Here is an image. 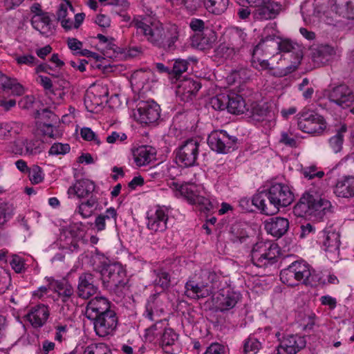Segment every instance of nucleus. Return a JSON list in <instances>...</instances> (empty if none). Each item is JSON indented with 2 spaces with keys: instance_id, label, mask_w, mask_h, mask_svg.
I'll return each mask as SVG.
<instances>
[{
  "instance_id": "nucleus-1",
  "label": "nucleus",
  "mask_w": 354,
  "mask_h": 354,
  "mask_svg": "<svg viewBox=\"0 0 354 354\" xmlns=\"http://www.w3.org/2000/svg\"><path fill=\"white\" fill-rule=\"evenodd\" d=\"M280 279L290 286H297L299 283L311 287L322 283L320 274L301 261H294L283 269L280 272Z\"/></svg>"
},
{
  "instance_id": "nucleus-2",
  "label": "nucleus",
  "mask_w": 354,
  "mask_h": 354,
  "mask_svg": "<svg viewBox=\"0 0 354 354\" xmlns=\"http://www.w3.org/2000/svg\"><path fill=\"white\" fill-rule=\"evenodd\" d=\"M330 202L317 195L304 194L295 205L293 212L297 216H313L321 219L330 211Z\"/></svg>"
},
{
  "instance_id": "nucleus-3",
  "label": "nucleus",
  "mask_w": 354,
  "mask_h": 354,
  "mask_svg": "<svg viewBox=\"0 0 354 354\" xmlns=\"http://www.w3.org/2000/svg\"><path fill=\"white\" fill-rule=\"evenodd\" d=\"M217 279L214 272L202 271L200 277L189 279L185 283V295L194 299L206 298L214 291V283Z\"/></svg>"
},
{
  "instance_id": "nucleus-4",
  "label": "nucleus",
  "mask_w": 354,
  "mask_h": 354,
  "mask_svg": "<svg viewBox=\"0 0 354 354\" xmlns=\"http://www.w3.org/2000/svg\"><path fill=\"white\" fill-rule=\"evenodd\" d=\"M103 286L109 292L120 295L128 282L126 271L121 264L104 266L100 272Z\"/></svg>"
},
{
  "instance_id": "nucleus-5",
  "label": "nucleus",
  "mask_w": 354,
  "mask_h": 354,
  "mask_svg": "<svg viewBox=\"0 0 354 354\" xmlns=\"http://www.w3.org/2000/svg\"><path fill=\"white\" fill-rule=\"evenodd\" d=\"M261 201L268 198L269 205L266 207L268 212L277 213L281 207L290 205L294 201V194L290 188L283 183H275L268 188V194L261 196Z\"/></svg>"
},
{
  "instance_id": "nucleus-6",
  "label": "nucleus",
  "mask_w": 354,
  "mask_h": 354,
  "mask_svg": "<svg viewBox=\"0 0 354 354\" xmlns=\"http://www.w3.org/2000/svg\"><path fill=\"white\" fill-rule=\"evenodd\" d=\"M131 25L142 32L151 44L158 48L162 47L165 39V30L162 24L151 23L149 25L138 18H134Z\"/></svg>"
},
{
  "instance_id": "nucleus-7",
  "label": "nucleus",
  "mask_w": 354,
  "mask_h": 354,
  "mask_svg": "<svg viewBox=\"0 0 354 354\" xmlns=\"http://www.w3.org/2000/svg\"><path fill=\"white\" fill-rule=\"evenodd\" d=\"M298 128L307 133H320L326 128L324 118L310 110H304L297 115Z\"/></svg>"
},
{
  "instance_id": "nucleus-8",
  "label": "nucleus",
  "mask_w": 354,
  "mask_h": 354,
  "mask_svg": "<svg viewBox=\"0 0 354 354\" xmlns=\"http://www.w3.org/2000/svg\"><path fill=\"white\" fill-rule=\"evenodd\" d=\"M200 141L196 138H189L178 147L176 150V160L185 167L196 165L198 156Z\"/></svg>"
},
{
  "instance_id": "nucleus-9",
  "label": "nucleus",
  "mask_w": 354,
  "mask_h": 354,
  "mask_svg": "<svg viewBox=\"0 0 354 354\" xmlns=\"http://www.w3.org/2000/svg\"><path fill=\"white\" fill-rule=\"evenodd\" d=\"M90 320L93 321L95 334L100 337L112 335L118 324V318L114 310L95 316Z\"/></svg>"
},
{
  "instance_id": "nucleus-10",
  "label": "nucleus",
  "mask_w": 354,
  "mask_h": 354,
  "mask_svg": "<svg viewBox=\"0 0 354 354\" xmlns=\"http://www.w3.org/2000/svg\"><path fill=\"white\" fill-rule=\"evenodd\" d=\"M237 139L230 136L225 131H212L208 136L210 148L220 153H227L236 148Z\"/></svg>"
},
{
  "instance_id": "nucleus-11",
  "label": "nucleus",
  "mask_w": 354,
  "mask_h": 354,
  "mask_svg": "<svg viewBox=\"0 0 354 354\" xmlns=\"http://www.w3.org/2000/svg\"><path fill=\"white\" fill-rule=\"evenodd\" d=\"M328 97L330 102L342 109H346L354 102V93L346 84H340L330 89Z\"/></svg>"
},
{
  "instance_id": "nucleus-12",
  "label": "nucleus",
  "mask_w": 354,
  "mask_h": 354,
  "mask_svg": "<svg viewBox=\"0 0 354 354\" xmlns=\"http://www.w3.org/2000/svg\"><path fill=\"white\" fill-rule=\"evenodd\" d=\"M98 290L97 277L93 273L83 272L80 274L76 294L78 297L88 299Z\"/></svg>"
},
{
  "instance_id": "nucleus-13",
  "label": "nucleus",
  "mask_w": 354,
  "mask_h": 354,
  "mask_svg": "<svg viewBox=\"0 0 354 354\" xmlns=\"http://www.w3.org/2000/svg\"><path fill=\"white\" fill-rule=\"evenodd\" d=\"M137 111L138 120L146 124L156 122L160 116V106L153 100L140 102Z\"/></svg>"
},
{
  "instance_id": "nucleus-14",
  "label": "nucleus",
  "mask_w": 354,
  "mask_h": 354,
  "mask_svg": "<svg viewBox=\"0 0 354 354\" xmlns=\"http://www.w3.org/2000/svg\"><path fill=\"white\" fill-rule=\"evenodd\" d=\"M304 337L297 335H288L281 341L277 348V354H296L305 348Z\"/></svg>"
},
{
  "instance_id": "nucleus-15",
  "label": "nucleus",
  "mask_w": 354,
  "mask_h": 354,
  "mask_svg": "<svg viewBox=\"0 0 354 354\" xmlns=\"http://www.w3.org/2000/svg\"><path fill=\"white\" fill-rule=\"evenodd\" d=\"M180 196L190 204L198 205L206 210H209L212 206L209 200L200 194L198 187L194 184H183Z\"/></svg>"
},
{
  "instance_id": "nucleus-16",
  "label": "nucleus",
  "mask_w": 354,
  "mask_h": 354,
  "mask_svg": "<svg viewBox=\"0 0 354 354\" xmlns=\"http://www.w3.org/2000/svg\"><path fill=\"white\" fill-rule=\"evenodd\" d=\"M282 10L281 3L269 0L268 3L257 6L252 12L255 20H269L276 18Z\"/></svg>"
},
{
  "instance_id": "nucleus-17",
  "label": "nucleus",
  "mask_w": 354,
  "mask_h": 354,
  "mask_svg": "<svg viewBox=\"0 0 354 354\" xmlns=\"http://www.w3.org/2000/svg\"><path fill=\"white\" fill-rule=\"evenodd\" d=\"M241 299L239 293L230 288L223 289L215 299L216 308L221 312H225L233 308Z\"/></svg>"
},
{
  "instance_id": "nucleus-18",
  "label": "nucleus",
  "mask_w": 354,
  "mask_h": 354,
  "mask_svg": "<svg viewBox=\"0 0 354 354\" xmlns=\"http://www.w3.org/2000/svg\"><path fill=\"white\" fill-rule=\"evenodd\" d=\"M113 310L111 308V303L104 297L96 296L91 299L86 307V316L90 319L95 316L102 315L108 311Z\"/></svg>"
},
{
  "instance_id": "nucleus-19",
  "label": "nucleus",
  "mask_w": 354,
  "mask_h": 354,
  "mask_svg": "<svg viewBox=\"0 0 354 354\" xmlns=\"http://www.w3.org/2000/svg\"><path fill=\"white\" fill-rule=\"evenodd\" d=\"M48 281L49 288L57 294L58 297L63 303L68 302L74 297L75 290L68 280L65 279L60 280L51 279Z\"/></svg>"
},
{
  "instance_id": "nucleus-20",
  "label": "nucleus",
  "mask_w": 354,
  "mask_h": 354,
  "mask_svg": "<svg viewBox=\"0 0 354 354\" xmlns=\"http://www.w3.org/2000/svg\"><path fill=\"white\" fill-rule=\"evenodd\" d=\"M49 315L48 308L44 304H39L32 307L26 317L34 328H40L46 324Z\"/></svg>"
},
{
  "instance_id": "nucleus-21",
  "label": "nucleus",
  "mask_w": 354,
  "mask_h": 354,
  "mask_svg": "<svg viewBox=\"0 0 354 354\" xmlns=\"http://www.w3.org/2000/svg\"><path fill=\"white\" fill-rule=\"evenodd\" d=\"M264 227L268 234L274 237L280 238L287 232L289 228V221L283 217H272L265 221Z\"/></svg>"
},
{
  "instance_id": "nucleus-22",
  "label": "nucleus",
  "mask_w": 354,
  "mask_h": 354,
  "mask_svg": "<svg viewBox=\"0 0 354 354\" xmlns=\"http://www.w3.org/2000/svg\"><path fill=\"white\" fill-rule=\"evenodd\" d=\"M322 239L320 242L322 244L323 249L328 253L338 254L340 245V235L338 232L327 228L322 232Z\"/></svg>"
},
{
  "instance_id": "nucleus-23",
  "label": "nucleus",
  "mask_w": 354,
  "mask_h": 354,
  "mask_svg": "<svg viewBox=\"0 0 354 354\" xmlns=\"http://www.w3.org/2000/svg\"><path fill=\"white\" fill-rule=\"evenodd\" d=\"M168 214L163 207H158L154 214L148 216L147 227L154 232H163L167 229Z\"/></svg>"
},
{
  "instance_id": "nucleus-24",
  "label": "nucleus",
  "mask_w": 354,
  "mask_h": 354,
  "mask_svg": "<svg viewBox=\"0 0 354 354\" xmlns=\"http://www.w3.org/2000/svg\"><path fill=\"white\" fill-rule=\"evenodd\" d=\"M333 192L338 197H354V176H346L339 179L333 189Z\"/></svg>"
},
{
  "instance_id": "nucleus-25",
  "label": "nucleus",
  "mask_w": 354,
  "mask_h": 354,
  "mask_svg": "<svg viewBox=\"0 0 354 354\" xmlns=\"http://www.w3.org/2000/svg\"><path fill=\"white\" fill-rule=\"evenodd\" d=\"M32 27L41 34L48 35L51 34L54 26L48 12L41 15H32L31 17Z\"/></svg>"
},
{
  "instance_id": "nucleus-26",
  "label": "nucleus",
  "mask_w": 354,
  "mask_h": 354,
  "mask_svg": "<svg viewBox=\"0 0 354 354\" xmlns=\"http://www.w3.org/2000/svg\"><path fill=\"white\" fill-rule=\"evenodd\" d=\"M65 3H61L57 12V20L60 21L62 26L69 30L73 28L71 16L74 14V9L69 1L65 0Z\"/></svg>"
},
{
  "instance_id": "nucleus-27",
  "label": "nucleus",
  "mask_w": 354,
  "mask_h": 354,
  "mask_svg": "<svg viewBox=\"0 0 354 354\" xmlns=\"http://www.w3.org/2000/svg\"><path fill=\"white\" fill-rule=\"evenodd\" d=\"M66 244L72 252L80 248V243H84V230L76 225H71L66 232Z\"/></svg>"
},
{
  "instance_id": "nucleus-28",
  "label": "nucleus",
  "mask_w": 354,
  "mask_h": 354,
  "mask_svg": "<svg viewBox=\"0 0 354 354\" xmlns=\"http://www.w3.org/2000/svg\"><path fill=\"white\" fill-rule=\"evenodd\" d=\"M277 44L275 47L278 53H292L295 56V64H299L302 59L303 55L300 46L291 41L289 39H283L280 37L277 40Z\"/></svg>"
},
{
  "instance_id": "nucleus-29",
  "label": "nucleus",
  "mask_w": 354,
  "mask_h": 354,
  "mask_svg": "<svg viewBox=\"0 0 354 354\" xmlns=\"http://www.w3.org/2000/svg\"><path fill=\"white\" fill-rule=\"evenodd\" d=\"M95 184L93 181L88 179L77 180L76 183L69 187L68 194H74L78 198H86L93 193L95 190Z\"/></svg>"
},
{
  "instance_id": "nucleus-30",
  "label": "nucleus",
  "mask_w": 354,
  "mask_h": 354,
  "mask_svg": "<svg viewBox=\"0 0 354 354\" xmlns=\"http://www.w3.org/2000/svg\"><path fill=\"white\" fill-rule=\"evenodd\" d=\"M277 31L272 26H266L262 33L260 42L255 46L257 50H267L268 47H275L280 37L277 35Z\"/></svg>"
},
{
  "instance_id": "nucleus-31",
  "label": "nucleus",
  "mask_w": 354,
  "mask_h": 354,
  "mask_svg": "<svg viewBox=\"0 0 354 354\" xmlns=\"http://www.w3.org/2000/svg\"><path fill=\"white\" fill-rule=\"evenodd\" d=\"M117 212L114 207L108 208L104 213L99 214L95 220V227L97 231L105 230L107 225L116 224Z\"/></svg>"
},
{
  "instance_id": "nucleus-32",
  "label": "nucleus",
  "mask_w": 354,
  "mask_h": 354,
  "mask_svg": "<svg viewBox=\"0 0 354 354\" xmlns=\"http://www.w3.org/2000/svg\"><path fill=\"white\" fill-rule=\"evenodd\" d=\"M227 109L228 112L239 115L247 111V104L242 96L237 94L227 95Z\"/></svg>"
},
{
  "instance_id": "nucleus-33",
  "label": "nucleus",
  "mask_w": 354,
  "mask_h": 354,
  "mask_svg": "<svg viewBox=\"0 0 354 354\" xmlns=\"http://www.w3.org/2000/svg\"><path fill=\"white\" fill-rule=\"evenodd\" d=\"M201 87L198 81L193 79L183 80L178 86V93L187 99H192Z\"/></svg>"
},
{
  "instance_id": "nucleus-34",
  "label": "nucleus",
  "mask_w": 354,
  "mask_h": 354,
  "mask_svg": "<svg viewBox=\"0 0 354 354\" xmlns=\"http://www.w3.org/2000/svg\"><path fill=\"white\" fill-rule=\"evenodd\" d=\"M249 117L257 122H263L268 119L270 110L266 103L259 104L254 102L251 104L250 109H248Z\"/></svg>"
},
{
  "instance_id": "nucleus-35",
  "label": "nucleus",
  "mask_w": 354,
  "mask_h": 354,
  "mask_svg": "<svg viewBox=\"0 0 354 354\" xmlns=\"http://www.w3.org/2000/svg\"><path fill=\"white\" fill-rule=\"evenodd\" d=\"M97 205V198L91 196L86 201H83L79 205L77 212L83 218H87L93 215Z\"/></svg>"
},
{
  "instance_id": "nucleus-36",
  "label": "nucleus",
  "mask_w": 354,
  "mask_h": 354,
  "mask_svg": "<svg viewBox=\"0 0 354 354\" xmlns=\"http://www.w3.org/2000/svg\"><path fill=\"white\" fill-rule=\"evenodd\" d=\"M248 238L249 235L245 225L241 223L232 225L230 230V240L232 242L234 243H242L245 242Z\"/></svg>"
},
{
  "instance_id": "nucleus-37",
  "label": "nucleus",
  "mask_w": 354,
  "mask_h": 354,
  "mask_svg": "<svg viewBox=\"0 0 354 354\" xmlns=\"http://www.w3.org/2000/svg\"><path fill=\"white\" fill-rule=\"evenodd\" d=\"M279 255V248L277 244L272 243L270 245V248H268V250L266 251L262 254L261 259H263L262 262L261 263H253L257 267L264 268L267 267L269 265H272L277 261V257Z\"/></svg>"
},
{
  "instance_id": "nucleus-38",
  "label": "nucleus",
  "mask_w": 354,
  "mask_h": 354,
  "mask_svg": "<svg viewBox=\"0 0 354 354\" xmlns=\"http://www.w3.org/2000/svg\"><path fill=\"white\" fill-rule=\"evenodd\" d=\"M153 156V153L146 146L140 147L133 152L134 161L139 167L149 163Z\"/></svg>"
},
{
  "instance_id": "nucleus-39",
  "label": "nucleus",
  "mask_w": 354,
  "mask_h": 354,
  "mask_svg": "<svg viewBox=\"0 0 354 354\" xmlns=\"http://www.w3.org/2000/svg\"><path fill=\"white\" fill-rule=\"evenodd\" d=\"M266 194H268V189H264L255 194L252 199V205L255 206L261 212V214L266 215H273L277 214L276 212H268V209H266V207H268V205H269L268 198H265V200L263 199V201H261V199H262L261 196Z\"/></svg>"
},
{
  "instance_id": "nucleus-40",
  "label": "nucleus",
  "mask_w": 354,
  "mask_h": 354,
  "mask_svg": "<svg viewBox=\"0 0 354 354\" xmlns=\"http://www.w3.org/2000/svg\"><path fill=\"white\" fill-rule=\"evenodd\" d=\"M272 243L270 242L260 241L253 245L251 251V260L253 263H261L263 259L262 254L270 248Z\"/></svg>"
},
{
  "instance_id": "nucleus-41",
  "label": "nucleus",
  "mask_w": 354,
  "mask_h": 354,
  "mask_svg": "<svg viewBox=\"0 0 354 354\" xmlns=\"http://www.w3.org/2000/svg\"><path fill=\"white\" fill-rule=\"evenodd\" d=\"M204 4L209 12L221 15L227 10L229 0H204Z\"/></svg>"
},
{
  "instance_id": "nucleus-42",
  "label": "nucleus",
  "mask_w": 354,
  "mask_h": 354,
  "mask_svg": "<svg viewBox=\"0 0 354 354\" xmlns=\"http://www.w3.org/2000/svg\"><path fill=\"white\" fill-rule=\"evenodd\" d=\"M230 42L231 46L239 52L247 44V34L242 30L236 28L231 33Z\"/></svg>"
},
{
  "instance_id": "nucleus-43",
  "label": "nucleus",
  "mask_w": 354,
  "mask_h": 354,
  "mask_svg": "<svg viewBox=\"0 0 354 354\" xmlns=\"http://www.w3.org/2000/svg\"><path fill=\"white\" fill-rule=\"evenodd\" d=\"M25 156H35L43 150V144L39 140H23Z\"/></svg>"
},
{
  "instance_id": "nucleus-44",
  "label": "nucleus",
  "mask_w": 354,
  "mask_h": 354,
  "mask_svg": "<svg viewBox=\"0 0 354 354\" xmlns=\"http://www.w3.org/2000/svg\"><path fill=\"white\" fill-rule=\"evenodd\" d=\"M346 131V127L342 126L337 133L329 139V146L333 152L338 153L342 150L344 142V133Z\"/></svg>"
},
{
  "instance_id": "nucleus-45",
  "label": "nucleus",
  "mask_w": 354,
  "mask_h": 354,
  "mask_svg": "<svg viewBox=\"0 0 354 354\" xmlns=\"http://www.w3.org/2000/svg\"><path fill=\"white\" fill-rule=\"evenodd\" d=\"M153 273L156 276L153 281L154 285L159 286L162 290L167 289L170 286V274L164 270H156L153 271Z\"/></svg>"
},
{
  "instance_id": "nucleus-46",
  "label": "nucleus",
  "mask_w": 354,
  "mask_h": 354,
  "mask_svg": "<svg viewBox=\"0 0 354 354\" xmlns=\"http://www.w3.org/2000/svg\"><path fill=\"white\" fill-rule=\"evenodd\" d=\"M83 354H112V353L104 343H91L84 347Z\"/></svg>"
},
{
  "instance_id": "nucleus-47",
  "label": "nucleus",
  "mask_w": 354,
  "mask_h": 354,
  "mask_svg": "<svg viewBox=\"0 0 354 354\" xmlns=\"http://www.w3.org/2000/svg\"><path fill=\"white\" fill-rule=\"evenodd\" d=\"M15 207L8 203H0V227L4 225L14 215Z\"/></svg>"
},
{
  "instance_id": "nucleus-48",
  "label": "nucleus",
  "mask_w": 354,
  "mask_h": 354,
  "mask_svg": "<svg viewBox=\"0 0 354 354\" xmlns=\"http://www.w3.org/2000/svg\"><path fill=\"white\" fill-rule=\"evenodd\" d=\"M28 177L31 183L37 185L41 183L44 179V174L41 167L37 165H33L28 169Z\"/></svg>"
},
{
  "instance_id": "nucleus-49",
  "label": "nucleus",
  "mask_w": 354,
  "mask_h": 354,
  "mask_svg": "<svg viewBox=\"0 0 354 354\" xmlns=\"http://www.w3.org/2000/svg\"><path fill=\"white\" fill-rule=\"evenodd\" d=\"M160 335V344L162 347L173 345L178 339V335L171 328H165Z\"/></svg>"
},
{
  "instance_id": "nucleus-50",
  "label": "nucleus",
  "mask_w": 354,
  "mask_h": 354,
  "mask_svg": "<svg viewBox=\"0 0 354 354\" xmlns=\"http://www.w3.org/2000/svg\"><path fill=\"white\" fill-rule=\"evenodd\" d=\"M13 57L19 66L26 65L29 67H32L37 65L38 62V59L31 54H15Z\"/></svg>"
},
{
  "instance_id": "nucleus-51",
  "label": "nucleus",
  "mask_w": 354,
  "mask_h": 354,
  "mask_svg": "<svg viewBox=\"0 0 354 354\" xmlns=\"http://www.w3.org/2000/svg\"><path fill=\"white\" fill-rule=\"evenodd\" d=\"M265 50H257L254 48L252 53V64L253 67L258 70H265L269 68V62L268 60L263 59L260 57V55L262 51Z\"/></svg>"
},
{
  "instance_id": "nucleus-52",
  "label": "nucleus",
  "mask_w": 354,
  "mask_h": 354,
  "mask_svg": "<svg viewBox=\"0 0 354 354\" xmlns=\"http://www.w3.org/2000/svg\"><path fill=\"white\" fill-rule=\"evenodd\" d=\"M261 347V344L257 339L249 337L244 343L243 351L245 354H256Z\"/></svg>"
},
{
  "instance_id": "nucleus-53",
  "label": "nucleus",
  "mask_w": 354,
  "mask_h": 354,
  "mask_svg": "<svg viewBox=\"0 0 354 354\" xmlns=\"http://www.w3.org/2000/svg\"><path fill=\"white\" fill-rule=\"evenodd\" d=\"M236 53L233 46L226 44H221L216 50V56L224 59H232Z\"/></svg>"
},
{
  "instance_id": "nucleus-54",
  "label": "nucleus",
  "mask_w": 354,
  "mask_h": 354,
  "mask_svg": "<svg viewBox=\"0 0 354 354\" xmlns=\"http://www.w3.org/2000/svg\"><path fill=\"white\" fill-rule=\"evenodd\" d=\"M279 142L290 148H297L299 146V141L290 131L281 133Z\"/></svg>"
},
{
  "instance_id": "nucleus-55",
  "label": "nucleus",
  "mask_w": 354,
  "mask_h": 354,
  "mask_svg": "<svg viewBox=\"0 0 354 354\" xmlns=\"http://www.w3.org/2000/svg\"><path fill=\"white\" fill-rule=\"evenodd\" d=\"M354 0H334V10L339 15H346L349 17V3Z\"/></svg>"
},
{
  "instance_id": "nucleus-56",
  "label": "nucleus",
  "mask_w": 354,
  "mask_h": 354,
  "mask_svg": "<svg viewBox=\"0 0 354 354\" xmlns=\"http://www.w3.org/2000/svg\"><path fill=\"white\" fill-rule=\"evenodd\" d=\"M18 129H19V124L14 122L0 124V138L10 136L13 130L15 133H19Z\"/></svg>"
},
{
  "instance_id": "nucleus-57",
  "label": "nucleus",
  "mask_w": 354,
  "mask_h": 354,
  "mask_svg": "<svg viewBox=\"0 0 354 354\" xmlns=\"http://www.w3.org/2000/svg\"><path fill=\"white\" fill-rule=\"evenodd\" d=\"M209 104L215 110H224L227 109V96L221 95L210 99Z\"/></svg>"
},
{
  "instance_id": "nucleus-58",
  "label": "nucleus",
  "mask_w": 354,
  "mask_h": 354,
  "mask_svg": "<svg viewBox=\"0 0 354 354\" xmlns=\"http://www.w3.org/2000/svg\"><path fill=\"white\" fill-rule=\"evenodd\" d=\"M188 65L189 62L187 60L182 59H175L173 67L171 68L172 74L176 76L180 75L187 70Z\"/></svg>"
},
{
  "instance_id": "nucleus-59",
  "label": "nucleus",
  "mask_w": 354,
  "mask_h": 354,
  "mask_svg": "<svg viewBox=\"0 0 354 354\" xmlns=\"http://www.w3.org/2000/svg\"><path fill=\"white\" fill-rule=\"evenodd\" d=\"M71 147L68 144L54 143L49 149L50 155H64L70 151Z\"/></svg>"
},
{
  "instance_id": "nucleus-60",
  "label": "nucleus",
  "mask_w": 354,
  "mask_h": 354,
  "mask_svg": "<svg viewBox=\"0 0 354 354\" xmlns=\"http://www.w3.org/2000/svg\"><path fill=\"white\" fill-rule=\"evenodd\" d=\"M11 285V277L8 272L0 268V294L4 293Z\"/></svg>"
},
{
  "instance_id": "nucleus-61",
  "label": "nucleus",
  "mask_w": 354,
  "mask_h": 354,
  "mask_svg": "<svg viewBox=\"0 0 354 354\" xmlns=\"http://www.w3.org/2000/svg\"><path fill=\"white\" fill-rule=\"evenodd\" d=\"M10 264L12 268L17 273H21L25 270V263L24 259L17 254L12 256Z\"/></svg>"
},
{
  "instance_id": "nucleus-62",
  "label": "nucleus",
  "mask_w": 354,
  "mask_h": 354,
  "mask_svg": "<svg viewBox=\"0 0 354 354\" xmlns=\"http://www.w3.org/2000/svg\"><path fill=\"white\" fill-rule=\"evenodd\" d=\"M303 174L308 179H313L315 177L322 178L324 176V172L322 171H317L316 166H310L304 169Z\"/></svg>"
},
{
  "instance_id": "nucleus-63",
  "label": "nucleus",
  "mask_w": 354,
  "mask_h": 354,
  "mask_svg": "<svg viewBox=\"0 0 354 354\" xmlns=\"http://www.w3.org/2000/svg\"><path fill=\"white\" fill-rule=\"evenodd\" d=\"M301 12L304 20L311 19V17L315 15V9L313 3L305 2L301 7Z\"/></svg>"
},
{
  "instance_id": "nucleus-64",
  "label": "nucleus",
  "mask_w": 354,
  "mask_h": 354,
  "mask_svg": "<svg viewBox=\"0 0 354 354\" xmlns=\"http://www.w3.org/2000/svg\"><path fill=\"white\" fill-rule=\"evenodd\" d=\"M203 354H225V348L218 343H212L207 348Z\"/></svg>"
}]
</instances>
